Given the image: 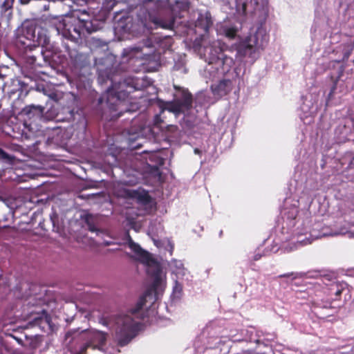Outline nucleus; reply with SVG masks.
Segmentation results:
<instances>
[{"label":"nucleus","mask_w":354,"mask_h":354,"mask_svg":"<svg viewBox=\"0 0 354 354\" xmlns=\"http://www.w3.org/2000/svg\"><path fill=\"white\" fill-rule=\"evenodd\" d=\"M134 88H135L136 90L139 89V88H138L136 86H134Z\"/></svg>","instance_id":"obj_37"},{"label":"nucleus","mask_w":354,"mask_h":354,"mask_svg":"<svg viewBox=\"0 0 354 354\" xmlns=\"http://www.w3.org/2000/svg\"><path fill=\"white\" fill-rule=\"evenodd\" d=\"M175 3L177 6H178L181 10H186L188 8V6L187 3L180 1H175Z\"/></svg>","instance_id":"obj_25"},{"label":"nucleus","mask_w":354,"mask_h":354,"mask_svg":"<svg viewBox=\"0 0 354 354\" xmlns=\"http://www.w3.org/2000/svg\"><path fill=\"white\" fill-rule=\"evenodd\" d=\"M95 217L92 214H86L85 216V222L88 226L89 231L95 232L97 231V228L95 224Z\"/></svg>","instance_id":"obj_18"},{"label":"nucleus","mask_w":354,"mask_h":354,"mask_svg":"<svg viewBox=\"0 0 354 354\" xmlns=\"http://www.w3.org/2000/svg\"><path fill=\"white\" fill-rule=\"evenodd\" d=\"M52 24L58 34L62 33L65 38L75 43L81 39L82 28L86 26L85 24H83V21L79 20H75L73 23L57 17L53 19Z\"/></svg>","instance_id":"obj_2"},{"label":"nucleus","mask_w":354,"mask_h":354,"mask_svg":"<svg viewBox=\"0 0 354 354\" xmlns=\"http://www.w3.org/2000/svg\"><path fill=\"white\" fill-rule=\"evenodd\" d=\"M130 196L136 198L139 203L143 205H147L151 203V197L149 194V193L145 190L142 191H137L133 190L131 192Z\"/></svg>","instance_id":"obj_16"},{"label":"nucleus","mask_w":354,"mask_h":354,"mask_svg":"<svg viewBox=\"0 0 354 354\" xmlns=\"http://www.w3.org/2000/svg\"><path fill=\"white\" fill-rule=\"evenodd\" d=\"M36 27L33 24H23L15 32V44L26 50H32L35 45Z\"/></svg>","instance_id":"obj_5"},{"label":"nucleus","mask_w":354,"mask_h":354,"mask_svg":"<svg viewBox=\"0 0 354 354\" xmlns=\"http://www.w3.org/2000/svg\"><path fill=\"white\" fill-rule=\"evenodd\" d=\"M125 111H126V112H128V111H131V110H130V109H127L125 110Z\"/></svg>","instance_id":"obj_38"},{"label":"nucleus","mask_w":354,"mask_h":354,"mask_svg":"<svg viewBox=\"0 0 354 354\" xmlns=\"http://www.w3.org/2000/svg\"><path fill=\"white\" fill-rule=\"evenodd\" d=\"M346 286V283H337L333 286L334 288H330L331 291L335 290L334 295H335V297L333 299L334 300H339L340 297H341L342 292L344 290Z\"/></svg>","instance_id":"obj_19"},{"label":"nucleus","mask_w":354,"mask_h":354,"mask_svg":"<svg viewBox=\"0 0 354 354\" xmlns=\"http://www.w3.org/2000/svg\"><path fill=\"white\" fill-rule=\"evenodd\" d=\"M117 324L115 336L118 344L120 346H124L136 335L138 330V322L131 316L124 315L118 320Z\"/></svg>","instance_id":"obj_1"},{"label":"nucleus","mask_w":354,"mask_h":354,"mask_svg":"<svg viewBox=\"0 0 354 354\" xmlns=\"http://www.w3.org/2000/svg\"><path fill=\"white\" fill-rule=\"evenodd\" d=\"M213 21L210 14L206 13L205 15H200L196 22V26L202 29L205 32L209 31V28L212 26Z\"/></svg>","instance_id":"obj_14"},{"label":"nucleus","mask_w":354,"mask_h":354,"mask_svg":"<svg viewBox=\"0 0 354 354\" xmlns=\"http://www.w3.org/2000/svg\"><path fill=\"white\" fill-rule=\"evenodd\" d=\"M156 290L155 288H150L146 290L144 294L139 298V300L136 304V306L132 308L129 313L131 315L142 319L144 316L142 313H140L143 306L145 305L147 299H149L151 303H153L156 301Z\"/></svg>","instance_id":"obj_6"},{"label":"nucleus","mask_w":354,"mask_h":354,"mask_svg":"<svg viewBox=\"0 0 354 354\" xmlns=\"http://www.w3.org/2000/svg\"><path fill=\"white\" fill-rule=\"evenodd\" d=\"M31 0H20L21 4H28Z\"/></svg>","instance_id":"obj_35"},{"label":"nucleus","mask_w":354,"mask_h":354,"mask_svg":"<svg viewBox=\"0 0 354 354\" xmlns=\"http://www.w3.org/2000/svg\"><path fill=\"white\" fill-rule=\"evenodd\" d=\"M65 48L74 65L81 67L86 60V55L84 53H79L75 48H71L68 45H66Z\"/></svg>","instance_id":"obj_13"},{"label":"nucleus","mask_w":354,"mask_h":354,"mask_svg":"<svg viewBox=\"0 0 354 354\" xmlns=\"http://www.w3.org/2000/svg\"><path fill=\"white\" fill-rule=\"evenodd\" d=\"M192 94L188 90L183 89L173 101L167 102L160 101L159 106L161 108V112L167 110L176 115H179L189 111L192 108Z\"/></svg>","instance_id":"obj_3"},{"label":"nucleus","mask_w":354,"mask_h":354,"mask_svg":"<svg viewBox=\"0 0 354 354\" xmlns=\"http://www.w3.org/2000/svg\"><path fill=\"white\" fill-rule=\"evenodd\" d=\"M128 245L131 251L133 252L135 254H136L144 263L148 264L150 262L153 261L151 254L148 252L144 250L140 245L135 243L131 238H129L128 241Z\"/></svg>","instance_id":"obj_11"},{"label":"nucleus","mask_w":354,"mask_h":354,"mask_svg":"<svg viewBox=\"0 0 354 354\" xmlns=\"http://www.w3.org/2000/svg\"><path fill=\"white\" fill-rule=\"evenodd\" d=\"M131 50L135 51V52H139L141 50V48L139 47H134V48H131Z\"/></svg>","instance_id":"obj_34"},{"label":"nucleus","mask_w":354,"mask_h":354,"mask_svg":"<svg viewBox=\"0 0 354 354\" xmlns=\"http://www.w3.org/2000/svg\"><path fill=\"white\" fill-rule=\"evenodd\" d=\"M268 41V35L258 30L254 35L248 36L237 46V53L243 57L251 56L259 49H263Z\"/></svg>","instance_id":"obj_4"},{"label":"nucleus","mask_w":354,"mask_h":354,"mask_svg":"<svg viewBox=\"0 0 354 354\" xmlns=\"http://www.w3.org/2000/svg\"><path fill=\"white\" fill-rule=\"evenodd\" d=\"M34 41L35 45H32V47L36 48L41 46L42 49L45 48V50H50L53 52V54H56L57 50L55 48L54 46L50 44V37L48 35L46 29L42 28H39L37 35H35Z\"/></svg>","instance_id":"obj_8"},{"label":"nucleus","mask_w":354,"mask_h":354,"mask_svg":"<svg viewBox=\"0 0 354 354\" xmlns=\"http://www.w3.org/2000/svg\"><path fill=\"white\" fill-rule=\"evenodd\" d=\"M13 3L4 0L1 5V12H6L12 8Z\"/></svg>","instance_id":"obj_23"},{"label":"nucleus","mask_w":354,"mask_h":354,"mask_svg":"<svg viewBox=\"0 0 354 354\" xmlns=\"http://www.w3.org/2000/svg\"><path fill=\"white\" fill-rule=\"evenodd\" d=\"M232 82L230 80H222L217 84L212 86V90L214 95L223 97L232 91Z\"/></svg>","instance_id":"obj_12"},{"label":"nucleus","mask_w":354,"mask_h":354,"mask_svg":"<svg viewBox=\"0 0 354 354\" xmlns=\"http://www.w3.org/2000/svg\"><path fill=\"white\" fill-rule=\"evenodd\" d=\"M122 86V84L120 82L118 88H114L112 86L111 88H109L107 90V95L115 97L117 100L119 102L117 106H120L122 103L121 100H124L129 96L128 92L120 89Z\"/></svg>","instance_id":"obj_15"},{"label":"nucleus","mask_w":354,"mask_h":354,"mask_svg":"<svg viewBox=\"0 0 354 354\" xmlns=\"http://www.w3.org/2000/svg\"><path fill=\"white\" fill-rule=\"evenodd\" d=\"M153 156H154L155 158H156L158 159L157 163L158 165L154 166L153 167V169H155V170H158V166H162L164 164V159L162 158H160V157H157L155 155H153Z\"/></svg>","instance_id":"obj_26"},{"label":"nucleus","mask_w":354,"mask_h":354,"mask_svg":"<svg viewBox=\"0 0 354 354\" xmlns=\"http://www.w3.org/2000/svg\"><path fill=\"white\" fill-rule=\"evenodd\" d=\"M151 21L154 24L156 28L172 30L175 24V17L169 12V13L165 16L152 17Z\"/></svg>","instance_id":"obj_9"},{"label":"nucleus","mask_w":354,"mask_h":354,"mask_svg":"<svg viewBox=\"0 0 354 354\" xmlns=\"http://www.w3.org/2000/svg\"><path fill=\"white\" fill-rule=\"evenodd\" d=\"M160 109H161V108L160 107ZM163 112H161L160 113V114H156L154 117V122L156 124H160L161 122H162V120H161V117H160V115L161 113H162Z\"/></svg>","instance_id":"obj_29"},{"label":"nucleus","mask_w":354,"mask_h":354,"mask_svg":"<svg viewBox=\"0 0 354 354\" xmlns=\"http://www.w3.org/2000/svg\"><path fill=\"white\" fill-rule=\"evenodd\" d=\"M7 352V347L0 342V354H6Z\"/></svg>","instance_id":"obj_30"},{"label":"nucleus","mask_w":354,"mask_h":354,"mask_svg":"<svg viewBox=\"0 0 354 354\" xmlns=\"http://www.w3.org/2000/svg\"><path fill=\"white\" fill-rule=\"evenodd\" d=\"M257 0H245V1L242 3V12L243 15H246L247 6L250 5L254 9L258 5Z\"/></svg>","instance_id":"obj_20"},{"label":"nucleus","mask_w":354,"mask_h":354,"mask_svg":"<svg viewBox=\"0 0 354 354\" xmlns=\"http://www.w3.org/2000/svg\"><path fill=\"white\" fill-rule=\"evenodd\" d=\"M215 63L218 66H222V71L225 72L229 70L231 64L233 63V60L224 55L223 53H221V55L216 57Z\"/></svg>","instance_id":"obj_17"},{"label":"nucleus","mask_w":354,"mask_h":354,"mask_svg":"<svg viewBox=\"0 0 354 354\" xmlns=\"http://www.w3.org/2000/svg\"><path fill=\"white\" fill-rule=\"evenodd\" d=\"M353 160H354V157H353Z\"/></svg>","instance_id":"obj_39"},{"label":"nucleus","mask_w":354,"mask_h":354,"mask_svg":"<svg viewBox=\"0 0 354 354\" xmlns=\"http://www.w3.org/2000/svg\"><path fill=\"white\" fill-rule=\"evenodd\" d=\"M54 54L50 50H44L41 49L37 54L28 55L26 58L27 63L35 66H43L44 65L50 64Z\"/></svg>","instance_id":"obj_7"},{"label":"nucleus","mask_w":354,"mask_h":354,"mask_svg":"<svg viewBox=\"0 0 354 354\" xmlns=\"http://www.w3.org/2000/svg\"><path fill=\"white\" fill-rule=\"evenodd\" d=\"M261 258V254H257L254 256V261H258Z\"/></svg>","instance_id":"obj_33"},{"label":"nucleus","mask_w":354,"mask_h":354,"mask_svg":"<svg viewBox=\"0 0 354 354\" xmlns=\"http://www.w3.org/2000/svg\"><path fill=\"white\" fill-rule=\"evenodd\" d=\"M141 3L150 15L153 12H158L167 4L171 6L169 0H141Z\"/></svg>","instance_id":"obj_10"},{"label":"nucleus","mask_w":354,"mask_h":354,"mask_svg":"<svg viewBox=\"0 0 354 354\" xmlns=\"http://www.w3.org/2000/svg\"><path fill=\"white\" fill-rule=\"evenodd\" d=\"M292 277L293 279H296L297 277V273L293 272H288V273L280 274L277 277L278 278H288V277Z\"/></svg>","instance_id":"obj_24"},{"label":"nucleus","mask_w":354,"mask_h":354,"mask_svg":"<svg viewBox=\"0 0 354 354\" xmlns=\"http://www.w3.org/2000/svg\"><path fill=\"white\" fill-rule=\"evenodd\" d=\"M86 348H87V346H86V345L83 346L81 348L80 351L77 354H85Z\"/></svg>","instance_id":"obj_31"},{"label":"nucleus","mask_w":354,"mask_h":354,"mask_svg":"<svg viewBox=\"0 0 354 354\" xmlns=\"http://www.w3.org/2000/svg\"><path fill=\"white\" fill-rule=\"evenodd\" d=\"M0 159L5 160L8 162H12L14 157L6 153L4 150L0 148Z\"/></svg>","instance_id":"obj_22"},{"label":"nucleus","mask_w":354,"mask_h":354,"mask_svg":"<svg viewBox=\"0 0 354 354\" xmlns=\"http://www.w3.org/2000/svg\"><path fill=\"white\" fill-rule=\"evenodd\" d=\"M236 35V32L233 29H228L226 32V35L230 38H234Z\"/></svg>","instance_id":"obj_28"},{"label":"nucleus","mask_w":354,"mask_h":354,"mask_svg":"<svg viewBox=\"0 0 354 354\" xmlns=\"http://www.w3.org/2000/svg\"><path fill=\"white\" fill-rule=\"evenodd\" d=\"M35 111H41L40 106H36L35 105H28L23 109L22 113L26 115H29L30 113H32Z\"/></svg>","instance_id":"obj_21"},{"label":"nucleus","mask_w":354,"mask_h":354,"mask_svg":"<svg viewBox=\"0 0 354 354\" xmlns=\"http://www.w3.org/2000/svg\"><path fill=\"white\" fill-rule=\"evenodd\" d=\"M104 96H100L97 99V105H101L104 102Z\"/></svg>","instance_id":"obj_32"},{"label":"nucleus","mask_w":354,"mask_h":354,"mask_svg":"<svg viewBox=\"0 0 354 354\" xmlns=\"http://www.w3.org/2000/svg\"><path fill=\"white\" fill-rule=\"evenodd\" d=\"M349 56V54L348 53H346V55H344V57H346V58H348Z\"/></svg>","instance_id":"obj_36"},{"label":"nucleus","mask_w":354,"mask_h":354,"mask_svg":"<svg viewBox=\"0 0 354 354\" xmlns=\"http://www.w3.org/2000/svg\"><path fill=\"white\" fill-rule=\"evenodd\" d=\"M336 88H337V82H334L333 86L330 88V92L328 93V98L329 99L333 97V96L334 95V94L335 93Z\"/></svg>","instance_id":"obj_27"}]
</instances>
